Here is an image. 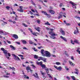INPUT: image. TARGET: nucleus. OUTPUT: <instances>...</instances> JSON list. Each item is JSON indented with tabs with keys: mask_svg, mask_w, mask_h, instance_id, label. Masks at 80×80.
I'll list each match as a JSON object with an SVG mask.
<instances>
[{
	"mask_svg": "<svg viewBox=\"0 0 80 80\" xmlns=\"http://www.w3.org/2000/svg\"><path fill=\"white\" fill-rule=\"evenodd\" d=\"M44 56L47 57H51V53L48 51H46L44 52Z\"/></svg>",
	"mask_w": 80,
	"mask_h": 80,
	"instance_id": "obj_1",
	"label": "nucleus"
},
{
	"mask_svg": "<svg viewBox=\"0 0 80 80\" xmlns=\"http://www.w3.org/2000/svg\"><path fill=\"white\" fill-rule=\"evenodd\" d=\"M0 34H1V35H8L9 33L5 31H3L2 30H0Z\"/></svg>",
	"mask_w": 80,
	"mask_h": 80,
	"instance_id": "obj_2",
	"label": "nucleus"
},
{
	"mask_svg": "<svg viewBox=\"0 0 80 80\" xmlns=\"http://www.w3.org/2000/svg\"><path fill=\"white\" fill-rule=\"evenodd\" d=\"M3 53L5 54V55L6 56V58H7L8 60L10 59V58L9 57H8V56H7V53H8V51H7L6 50H5L3 51Z\"/></svg>",
	"mask_w": 80,
	"mask_h": 80,
	"instance_id": "obj_3",
	"label": "nucleus"
},
{
	"mask_svg": "<svg viewBox=\"0 0 80 80\" xmlns=\"http://www.w3.org/2000/svg\"><path fill=\"white\" fill-rule=\"evenodd\" d=\"M12 56H14V59L16 60H20V58L18 57V56L15 55L14 54H12Z\"/></svg>",
	"mask_w": 80,
	"mask_h": 80,
	"instance_id": "obj_4",
	"label": "nucleus"
},
{
	"mask_svg": "<svg viewBox=\"0 0 80 80\" xmlns=\"http://www.w3.org/2000/svg\"><path fill=\"white\" fill-rule=\"evenodd\" d=\"M42 13H44V14L46 16H47V17H48V18H50V17H51L50 15L47 14V13L46 12L44 11H42Z\"/></svg>",
	"mask_w": 80,
	"mask_h": 80,
	"instance_id": "obj_5",
	"label": "nucleus"
},
{
	"mask_svg": "<svg viewBox=\"0 0 80 80\" xmlns=\"http://www.w3.org/2000/svg\"><path fill=\"white\" fill-rule=\"evenodd\" d=\"M54 67L55 68H56L57 70H59V71H61L62 69V68L61 66L58 67L57 66H54Z\"/></svg>",
	"mask_w": 80,
	"mask_h": 80,
	"instance_id": "obj_6",
	"label": "nucleus"
},
{
	"mask_svg": "<svg viewBox=\"0 0 80 80\" xmlns=\"http://www.w3.org/2000/svg\"><path fill=\"white\" fill-rule=\"evenodd\" d=\"M64 14L62 12H61L59 14V16H58V19H60L61 18H62L63 17V15Z\"/></svg>",
	"mask_w": 80,
	"mask_h": 80,
	"instance_id": "obj_7",
	"label": "nucleus"
},
{
	"mask_svg": "<svg viewBox=\"0 0 80 80\" xmlns=\"http://www.w3.org/2000/svg\"><path fill=\"white\" fill-rule=\"evenodd\" d=\"M49 11V13H51L52 15H54V14H55V12L54 11L52 10H50Z\"/></svg>",
	"mask_w": 80,
	"mask_h": 80,
	"instance_id": "obj_8",
	"label": "nucleus"
},
{
	"mask_svg": "<svg viewBox=\"0 0 80 80\" xmlns=\"http://www.w3.org/2000/svg\"><path fill=\"white\" fill-rule=\"evenodd\" d=\"M60 37L61 38H62V40H63L64 41V42H67V39H66V38H65L63 37L62 36H61Z\"/></svg>",
	"mask_w": 80,
	"mask_h": 80,
	"instance_id": "obj_9",
	"label": "nucleus"
},
{
	"mask_svg": "<svg viewBox=\"0 0 80 80\" xmlns=\"http://www.w3.org/2000/svg\"><path fill=\"white\" fill-rule=\"evenodd\" d=\"M78 33V28L76 27V30H75L74 33V34H76V35H77Z\"/></svg>",
	"mask_w": 80,
	"mask_h": 80,
	"instance_id": "obj_10",
	"label": "nucleus"
},
{
	"mask_svg": "<svg viewBox=\"0 0 80 80\" xmlns=\"http://www.w3.org/2000/svg\"><path fill=\"white\" fill-rule=\"evenodd\" d=\"M12 37L14 38L15 39H18V36L16 34H13Z\"/></svg>",
	"mask_w": 80,
	"mask_h": 80,
	"instance_id": "obj_11",
	"label": "nucleus"
},
{
	"mask_svg": "<svg viewBox=\"0 0 80 80\" xmlns=\"http://www.w3.org/2000/svg\"><path fill=\"white\" fill-rule=\"evenodd\" d=\"M37 31H38L39 32H40V28L39 27H35L34 28Z\"/></svg>",
	"mask_w": 80,
	"mask_h": 80,
	"instance_id": "obj_12",
	"label": "nucleus"
},
{
	"mask_svg": "<svg viewBox=\"0 0 80 80\" xmlns=\"http://www.w3.org/2000/svg\"><path fill=\"white\" fill-rule=\"evenodd\" d=\"M48 33L50 35H51V36H52V37H53V36H55V34L53 33V32H49Z\"/></svg>",
	"mask_w": 80,
	"mask_h": 80,
	"instance_id": "obj_13",
	"label": "nucleus"
},
{
	"mask_svg": "<svg viewBox=\"0 0 80 80\" xmlns=\"http://www.w3.org/2000/svg\"><path fill=\"white\" fill-rule=\"evenodd\" d=\"M38 62V61H36V63L37 64H38V65H40L41 66V65H42V62Z\"/></svg>",
	"mask_w": 80,
	"mask_h": 80,
	"instance_id": "obj_14",
	"label": "nucleus"
},
{
	"mask_svg": "<svg viewBox=\"0 0 80 80\" xmlns=\"http://www.w3.org/2000/svg\"><path fill=\"white\" fill-rule=\"evenodd\" d=\"M21 42L22 43H23V44H27V41H25L24 40H21Z\"/></svg>",
	"mask_w": 80,
	"mask_h": 80,
	"instance_id": "obj_15",
	"label": "nucleus"
},
{
	"mask_svg": "<svg viewBox=\"0 0 80 80\" xmlns=\"http://www.w3.org/2000/svg\"><path fill=\"white\" fill-rule=\"evenodd\" d=\"M41 53L42 55L43 56H44V55H45V54H44V53H45V51H44V50L42 49L41 50Z\"/></svg>",
	"mask_w": 80,
	"mask_h": 80,
	"instance_id": "obj_16",
	"label": "nucleus"
},
{
	"mask_svg": "<svg viewBox=\"0 0 80 80\" xmlns=\"http://www.w3.org/2000/svg\"><path fill=\"white\" fill-rule=\"evenodd\" d=\"M60 32L61 33L62 35H65V31L63 30H61V31H60Z\"/></svg>",
	"mask_w": 80,
	"mask_h": 80,
	"instance_id": "obj_17",
	"label": "nucleus"
},
{
	"mask_svg": "<svg viewBox=\"0 0 80 80\" xmlns=\"http://www.w3.org/2000/svg\"><path fill=\"white\" fill-rule=\"evenodd\" d=\"M69 63L72 66H74L75 65V64L70 61H69Z\"/></svg>",
	"mask_w": 80,
	"mask_h": 80,
	"instance_id": "obj_18",
	"label": "nucleus"
},
{
	"mask_svg": "<svg viewBox=\"0 0 80 80\" xmlns=\"http://www.w3.org/2000/svg\"><path fill=\"white\" fill-rule=\"evenodd\" d=\"M34 76L36 78H38V74L37 73H35V74H34Z\"/></svg>",
	"mask_w": 80,
	"mask_h": 80,
	"instance_id": "obj_19",
	"label": "nucleus"
},
{
	"mask_svg": "<svg viewBox=\"0 0 80 80\" xmlns=\"http://www.w3.org/2000/svg\"><path fill=\"white\" fill-rule=\"evenodd\" d=\"M72 5V7L73 8H75V9H76V8H77V7H76L77 4L74 3Z\"/></svg>",
	"mask_w": 80,
	"mask_h": 80,
	"instance_id": "obj_20",
	"label": "nucleus"
},
{
	"mask_svg": "<svg viewBox=\"0 0 80 80\" xmlns=\"http://www.w3.org/2000/svg\"><path fill=\"white\" fill-rule=\"evenodd\" d=\"M41 67H42V68H46V66L45 64H42L41 66Z\"/></svg>",
	"mask_w": 80,
	"mask_h": 80,
	"instance_id": "obj_21",
	"label": "nucleus"
},
{
	"mask_svg": "<svg viewBox=\"0 0 80 80\" xmlns=\"http://www.w3.org/2000/svg\"><path fill=\"white\" fill-rule=\"evenodd\" d=\"M4 72H5V73H6V74L7 75H10V73H8V72H7V71L6 70H4Z\"/></svg>",
	"mask_w": 80,
	"mask_h": 80,
	"instance_id": "obj_22",
	"label": "nucleus"
},
{
	"mask_svg": "<svg viewBox=\"0 0 80 80\" xmlns=\"http://www.w3.org/2000/svg\"><path fill=\"white\" fill-rule=\"evenodd\" d=\"M74 43H77V44H79V42H78V40L75 39L74 41Z\"/></svg>",
	"mask_w": 80,
	"mask_h": 80,
	"instance_id": "obj_23",
	"label": "nucleus"
},
{
	"mask_svg": "<svg viewBox=\"0 0 80 80\" xmlns=\"http://www.w3.org/2000/svg\"><path fill=\"white\" fill-rule=\"evenodd\" d=\"M49 68H45V70H46V73H49Z\"/></svg>",
	"mask_w": 80,
	"mask_h": 80,
	"instance_id": "obj_24",
	"label": "nucleus"
},
{
	"mask_svg": "<svg viewBox=\"0 0 80 80\" xmlns=\"http://www.w3.org/2000/svg\"><path fill=\"white\" fill-rule=\"evenodd\" d=\"M32 35H33L34 36H37V35L36 34H38V33L37 32H32Z\"/></svg>",
	"mask_w": 80,
	"mask_h": 80,
	"instance_id": "obj_25",
	"label": "nucleus"
},
{
	"mask_svg": "<svg viewBox=\"0 0 80 80\" xmlns=\"http://www.w3.org/2000/svg\"><path fill=\"white\" fill-rule=\"evenodd\" d=\"M64 22L65 23V24H66L67 26H69V25H70V24L68 23L67 22H66V21H64Z\"/></svg>",
	"mask_w": 80,
	"mask_h": 80,
	"instance_id": "obj_26",
	"label": "nucleus"
},
{
	"mask_svg": "<svg viewBox=\"0 0 80 80\" xmlns=\"http://www.w3.org/2000/svg\"><path fill=\"white\" fill-rule=\"evenodd\" d=\"M40 58H41L42 60H43L44 62H46V59H44V58H42L41 57H39Z\"/></svg>",
	"mask_w": 80,
	"mask_h": 80,
	"instance_id": "obj_27",
	"label": "nucleus"
},
{
	"mask_svg": "<svg viewBox=\"0 0 80 80\" xmlns=\"http://www.w3.org/2000/svg\"><path fill=\"white\" fill-rule=\"evenodd\" d=\"M9 68L11 70H14V71L15 70V68L14 67L11 68V67H10Z\"/></svg>",
	"mask_w": 80,
	"mask_h": 80,
	"instance_id": "obj_28",
	"label": "nucleus"
},
{
	"mask_svg": "<svg viewBox=\"0 0 80 80\" xmlns=\"http://www.w3.org/2000/svg\"><path fill=\"white\" fill-rule=\"evenodd\" d=\"M29 42L30 44H33V42H32L31 40H29Z\"/></svg>",
	"mask_w": 80,
	"mask_h": 80,
	"instance_id": "obj_29",
	"label": "nucleus"
},
{
	"mask_svg": "<svg viewBox=\"0 0 80 80\" xmlns=\"http://www.w3.org/2000/svg\"><path fill=\"white\" fill-rule=\"evenodd\" d=\"M55 64L57 65H61V63L59 62H57L55 63Z\"/></svg>",
	"mask_w": 80,
	"mask_h": 80,
	"instance_id": "obj_30",
	"label": "nucleus"
},
{
	"mask_svg": "<svg viewBox=\"0 0 80 80\" xmlns=\"http://www.w3.org/2000/svg\"><path fill=\"white\" fill-rule=\"evenodd\" d=\"M27 70H30V67H27L26 68Z\"/></svg>",
	"mask_w": 80,
	"mask_h": 80,
	"instance_id": "obj_31",
	"label": "nucleus"
},
{
	"mask_svg": "<svg viewBox=\"0 0 80 80\" xmlns=\"http://www.w3.org/2000/svg\"><path fill=\"white\" fill-rule=\"evenodd\" d=\"M71 78H72V79H73V80H78V79H75V77L74 76H71Z\"/></svg>",
	"mask_w": 80,
	"mask_h": 80,
	"instance_id": "obj_32",
	"label": "nucleus"
},
{
	"mask_svg": "<svg viewBox=\"0 0 80 80\" xmlns=\"http://www.w3.org/2000/svg\"><path fill=\"white\" fill-rule=\"evenodd\" d=\"M10 47L12 48L13 50H15V47H14L13 46H12V45H10Z\"/></svg>",
	"mask_w": 80,
	"mask_h": 80,
	"instance_id": "obj_33",
	"label": "nucleus"
},
{
	"mask_svg": "<svg viewBox=\"0 0 80 80\" xmlns=\"http://www.w3.org/2000/svg\"><path fill=\"white\" fill-rule=\"evenodd\" d=\"M34 58H36V59H37L38 58V56L37 55H34Z\"/></svg>",
	"mask_w": 80,
	"mask_h": 80,
	"instance_id": "obj_34",
	"label": "nucleus"
},
{
	"mask_svg": "<svg viewBox=\"0 0 80 80\" xmlns=\"http://www.w3.org/2000/svg\"><path fill=\"white\" fill-rule=\"evenodd\" d=\"M22 25H23V26H24L25 27H28V26L27 25H26V24L24 23H22Z\"/></svg>",
	"mask_w": 80,
	"mask_h": 80,
	"instance_id": "obj_35",
	"label": "nucleus"
},
{
	"mask_svg": "<svg viewBox=\"0 0 80 80\" xmlns=\"http://www.w3.org/2000/svg\"><path fill=\"white\" fill-rule=\"evenodd\" d=\"M18 11H19V12H23V9H18Z\"/></svg>",
	"mask_w": 80,
	"mask_h": 80,
	"instance_id": "obj_36",
	"label": "nucleus"
},
{
	"mask_svg": "<svg viewBox=\"0 0 80 80\" xmlns=\"http://www.w3.org/2000/svg\"><path fill=\"white\" fill-rule=\"evenodd\" d=\"M3 77L4 78H9V77L8 76H7L6 75H4L3 76Z\"/></svg>",
	"mask_w": 80,
	"mask_h": 80,
	"instance_id": "obj_37",
	"label": "nucleus"
},
{
	"mask_svg": "<svg viewBox=\"0 0 80 80\" xmlns=\"http://www.w3.org/2000/svg\"><path fill=\"white\" fill-rule=\"evenodd\" d=\"M45 25H50V24L48 22H47L45 23Z\"/></svg>",
	"mask_w": 80,
	"mask_h": 80,
	"instance_id": "obj_38",
	"label": "nucleus"
},
{
	"mask_svg": "<svg viewBox=\"0 0 80 80\" xmlns=\"http://www.w3.org/2000/svg\"><path fill=\"white\" fill-rule=\"evenodd\" d=\"M10 7L8 6H7L6 7V9H7V10H9V9H10Z\"/></svg>",
	"mask_w": 80,
	"mask_h": 80,
	"instance_id": "obj_39",
	"label": "nucleus"
},
{
	"mask_svg": "<svg viewBox=\"0 0 80 80\" xmlns=\"http://www.w3.org/2000/svg\"><path fill=\"white\" fill-rule=\"evenodd\" d=\"M47 75H48V76H49V77H50V78H52V76H50V75L49 74H48V73L47 74Z\"/></svg>",
	"mask_w": 80,
	"mask_h": 80,
	"instance_id": "obj_40",
	"label": "nucleus"
},
{
	"mask_svg": "<svg viewBox=\"0 0 80 80\" xmlns=\"http://www.w3.org/2000/svg\"><path fill=\"white\" fill-rule=\"evenodd\" d=\"M37 22L38 23V24H40V20H37Z\"/></svg>",
	"mask_w": 80,
	"mask_h": 80,
	"instance_id": "obj_41",
	"label": "nucleus"
},
{
	"mask_svg": "<svg viewBox=\"0 0 80 80\" xmlns=\"http://www.w3.org/2000/svg\"><path fill=\"white\" fill-rule=\"evenodd\" d=\"M15 43H17V44H18V45H20V42L16 41L15 42Z\"/></svg>",
	"mask_w": 80,
	"mask_h": 80,
	"instance_id": "obj_42",
	"label": "nucleus"
},
{
	"mask_svg": "<svg viewBox=\"0 0 80 80\" xmlns=\"http://www.w3.org/2000/svg\"><path fill=\"white\" fill-rule=\"evenodd\" d=\"M33 50H34V51H35V52H38V50L36 49L35 48H33Z\"/></svg>",
	"mask_w": 80,
	"mask_h": 80,
	"instance_id": "obj_43",
	"label": "nucleus"
},
{
	"mask_svg": "<svg viewBox=\"0 0 80 80\" xmlns=\"http://www.w3.org/2000/svg\"><path fill=\"white\" fill-rule=\"evenodd\" d=\"M46 41H47L48 43H50V42H51V41H50L49 40L47 39H46Z\"/></svg>",
	"mask_w": 80,
	"mask_h": 80,
	"instance_id": "obj_44",
	"label": "nucleus"
},
{
	"mask_svg": "<svg viewBox=\"0 0 80 80\" xmlns=\"http://www.w3.org/2000/svg\"><path fill=\"white\" fill-rule=\"evenodd\" d=\"M1 50H2V51H3V52L5 50L4 48H1Z\"/></svg>",
	"mask_w": 80,
	"mask_h": 80,
	"instance_id": "obj_45",
	"label": "nucleus"
},
{
	"mask_svg": "<svg viewBox=\"0 0 80 80\" xmlns=\"http://www.w3.org/2000/svg\"><path fill=\"white\" fill-rule=\"evenodd\" d=\"M76 51L78 52L79 54H80V51H79V49H77Z\"/></svg>",
	"mask_w": 80,
	"mask_h": 80,
	"instance_id": "obj_46",
	"label": "nucleus"
},
{
	"mask_svg": "<svg viewBox=\"0 0 80 80\" xmlns=\"http://www.w3.org/2000/svg\"><path fill=\"white\" fill-rule=\"evenodd\" d=\"M23 49H24V50H28V49H27L25 47H24L22 48Z\"/></svg>",
	"mask_w": 80,
	"mask_h": 80,
	"instance_id": "obj_47",
	"label": "nucleus"
},
{
	"mask_svg": "<svg viewBox=\"0 0 80 80\" xmlns=\"http://www.w3.org/2000/svg\"><path fill=\"white\" fill-rule=\"evenodd\" d=\"M28 30H29V31H30V32H31V33L32 32V29H31V28H28Z\"/></svg>",
	"mask_w": 80,
	"mask_h": 80,
	"instance_id": "obj_48",
	"label": "nucleus"
},
{
	"mask_svg": "<svg viewBox=\"0 0 80 80\" xmlns=\"http://www.w3.org/2000/svg\"><path fill=\"white\" fill-rule=\"evenodd\" d=\"M65 68L66 70H69V69L67 68V66H65Z\"/></svg>",
	"mask_w": 80,
	"mask_h": 80,
	"instance_id": "obj_49",
	"label": "nucleus"
},
{
	"mask_svg": "<svg viewBox=\"0 0 80 80\" xmlns=\"http://www.w3.org/2000/svg\"><path fill=\"white\" fill-rule=\"evenodd\" d=\"M69 3L72 4V5L73 4H74V3H73V2H72V1H70Z\"/></svg>",
	"mask_w": 80,
	"mask_h": 80,
	"instance_id": "obj_50",
	"label": "nucleus"
},
{
	"mask_svg": "<svg viewBox=\"0 0 80 80\" xmlns=\"http://www.w3.org/2000/svg\"><path fill=\"white\" fill-rule=\"evenodd\" d=\"M31 66H32L33 68H36V67L33 65V64H32V65H31Z\"/></svg>",
	"mask_w": 80,
	"mask_h": 80,
	"instance_id": "obj_51",
	"label": "nucleus"
},
{
	"mask_svg": "<svg viewBox=\"0 0 80 80\" xmlns=\"http://www.w3.org/2000/svg\"><path fill=\"white\" fill-rule=\"evenodd\" d=\"M24 78H27V75H24L23 76Z\"/></svg>",
	"mask_w": 80,
	"mask_h": 80,
	"instance_id": "obj_52",
	"label": "nucleus"
},
{
	"mask_svg": "<svg viewBox=\"0 0 80 80\" xmlns=\"http://www.w3.org/2000/svg\"><path fill=\"white\" fill-rule=\"evenodd\" d=\"M71 42L72 43V44H73V45H74V43L73 42V41H72V39L71 40Z\"/></svg>",
	"mask_w": 80,
	"mask_h": 80,
	"instance_id": "obj_53",
	"label": "nucleus"
},
{
	"mask_svg": "<svg viewBox=\"0 0 80 80\" xmlns=\"http://www.w3.org/2000/svg\"><path fill=\"white\" fill-rule=\"evenodd\" d=\"M6 42H8V43H9V44L11 43V42L10 41H8V40H7V41H6Z\"/></svg>",
	"mask_w": 80,
	"mask_h": 80,
	"instance_id": "obj_54",
	"label": "nucleus"
},
{
	"mask_svg": "<svg viewBox=\"0 0 80 80\" xmlns=\"http://www.w3.org/2000/svg\"><path fill=\"white\" fill-rule=\"evenodd\" d=\"M2 22H3V23H6V24H7V22H5L4 21H3V20H1Z\"/></svg>",
	"mask_w": 80,
	"mask_h": 80,
	"instance_id": "obj_55",
	"label": "nucleus"
},
{
	"mask_svg": "<svg viewBox=\"0 0 80 80\" xmlns=\"http://www.w3.org/2000/svg\"><path fill=\"white\" fill-rule=\"evenodd\" d=\"M42 75L43 76L44 75V73L42 72V71L40 72Z\"/></svg>",
	"mask_w": 80,
	"mask_h": 80,
	"instance_id": "obj_56",
	"label": "nucleus"
},
{
	"mask_svg": "<svg viewBox=\"0 0 80 80\" xmlns=\"http://www.w3.org/2000/svg\"><path fill=\"white\" fill-rule=\"evenodd\" d=\"M66 78H68V80H70V77H68V76H67Z\"/></svg>",
	"mask_w": 80,
	"mask_h": 80,
	"instance_id": "obj_57",
	"label": "nucleus"
},
{
	"mask_svg": "<svg viewBox=\"0 0 80 80\" xmlns=\"http://www.w3.org/2000/svg\"><path fill=\"white\" fill-rule=\"evenodd\" d=\"M43 1L44 2H46V3L48 2V1L47 0H44Z\"/></svg>",
	"mask_w": 80,
	"mask_h": 80,
	"instance_id": "obj_58",
	"label": "nucleus"
},
{
	"mask_svg": "<svg viewBox=\"0 0 80 80\" xmlns=\"http://www.w3.org/2000/svg\"><path fill=\"white\" fill-rule=\"evenodd\" d=\"M9 22H13V21H12V20H11V19H9L8 20Z\"/></svg>",
	"mask_w": 80,
	"mask_h": 80,
	"instance_id": "obj_59",
	"label": "nucleus"
},
{
	"mask_svg": "<svg viewBox=\"0 0 80 80\" xmlns=\"http://www.w3.org/2000/svg\"><path fill=\"white\" fill-rule=\"evenodd\" d=\"M71 59L73 60H74V58H73V57L72 56L71 58Z\"/></svg>",
	"mask_w": 80,
	"mask_h": 80,
	"instance_id": "obj_60",
	"label": "nucleus"
},
{
	"mask_svg": "<svg viewBox=\"0 0 80 80\" xmlns=\"http://www.w3.org/2000/svg\"><path fill=\"white\" fill-rule=\"evenodd\" d=\"M32 4H33V5H35V3H34V2H33V1L32 2Z\"/></svg>",
	"mask_w": 80,
	"mask_h": 80,
	"instance_id": "obj_61",
	"label": "nucleus"
},
{
	"mask_svg": "<svg viewBox=\"0 0 80 80\" xmlns=\"http://www.w3.org/2000/svg\"><path fill=\"white\" fill-rule=\"evenodd\" d=\"M74 73H75V74H77V75H78V72H75Z\"/></svg>",
	"mask_w": 80,
	"mask_h": 80,
	"instance_id": "obj_62",
	"label": "nucleus"
},
{
	"mask_svg": "<svg viewBox=\"0 0 80 80\" xmlns=\"http://www.w3.org/2000/svg\"><path fill=\"white\" fill-rule=\"evenodd\" d=\"M75 70L76 71V72H78V69L77 68H75Z\"/></svg>",
	"mask_w": 80,
	"mask_h": 80,
	"instance_id": "obj_63",
	"label": "nucleus"
},
{
	"mask_svg": "<svg viewBox=\"0 0 80 80\" xmlns=\"http://www.w3.org/2000/svg\"><path fill=\"white\" fill-rule=\"evenodd\" d=\"M52 56L53 57H56V56L55 55H52Z\"/></svg>",
	"mask_w": 80,
	"mask_h": 80,
	"instance_id": "obj_64",
	"label": "nucleus"
}]
</instances>
